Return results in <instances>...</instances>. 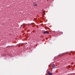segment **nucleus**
I'll return each instance as SVG.
<instances>
[{
  "label": "nucleus",
  "instance_id": "obj_5",
  "mask_svg": "<svg viewBox=\"0 0 75 75\" xmlns=\"http://www.w3.org/2000/svg\"><path fill=\"white\" fill-rule=\"evenodd\" d=\"M42 13H44V14H45V11H42Z\"/></svg>",
  "mask_w": 75,
  "mask_h": 75
},
{
  "label": "nucleus",
  "instance_id": "obj_4",
  "mask_svg": "<svg viewBox=\"0 0 75 75\" xmlns=\"http://www.w3.org/2000/svg\"><path fill=\"white\" fill-rule=\"evenodd\" d=\"M33 5L34 6H37V4H36V3L34 2L33 4Z\"/></svg>",
  "mask_w": 75,
  "mask_h": 75
},
{
  "label": "nucleus",
  "instance_id": "obj_2",
  "mask_svg": "<svg viewBox=\"0 0 75 75\" xmlns=\"http://www.w3.org/2000/svg\"><path fill=\"white\" fill-rule=\"evenodd\" d=\"M47 74L49 75H52V73H50V72L48 71L47 72Z\"/></svg>",
  "mask_w": 75,
  "mask_h": 75
},
{
  "label": "nucleus",
  "instance_id": "obj_1",
  "mask_svg": "<svg viewBox=\"0 0 75 75\" xmlns=\"http://www.w3.org/2000/svg\"><path fill=\"white\" fill-rule=\"evenodd\" d=\"M52 69H55V68H56V67L55 66V64H52Z\"/></svg>",
  "mask_w": 75,
  "mask_h": 75
},
{
  "label": "nucleus",
  "instance_id": "obj_3",
  "mask_svg": "<svg viewBox=\"0 0 75 75\" xmlns=\"http://www.w3.org/2000/svg\"><path fill=\"white\" fill-rule=\"evenodd\" d=\"M47 33V34H48L49 33V32H48L47 31H45V32H44L43 33V34H46Z\"/></svg>",
  "mask_w": 75,
  "mask_h": 75
}]
</instances>
